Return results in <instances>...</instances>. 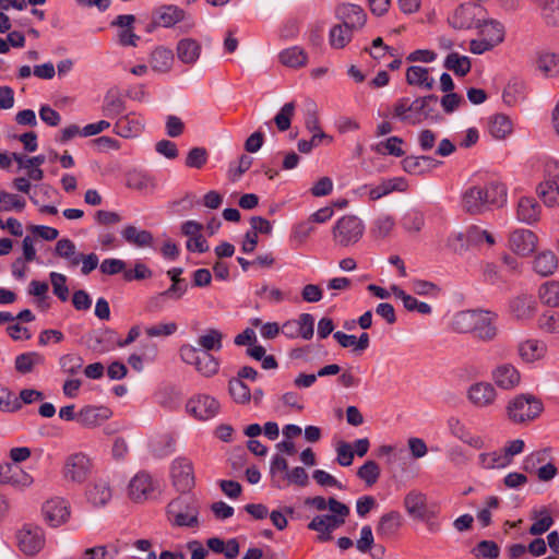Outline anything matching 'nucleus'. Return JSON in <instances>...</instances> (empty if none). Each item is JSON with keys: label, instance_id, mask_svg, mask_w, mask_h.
I'll use <instances>...</instances> for the list:
<instances>
[{"label": "nucleus", "instance_id": "c85d7f7f", "mask_svg": "<svg viewBox=\"0 0 559 559\" xmlns=\"http://www.w3.org/2000/svg\"><path fill=\"white\" fill-rule=\"evenodd\" d=\"M475 27L479 28L480 35L487 39L492 46H497L504 39V27L503 25L495 20L477 21Z\"/></svg>", "mask_w": 559, "mask_h": 559}, {"label": "nucleus", "instance_id": "423d86ee", "mask_svg": "<svg viewBox=\"0 0 559 559\" xmlns=\"http://www.w3.org/2000/svg\"><path fill=\"white\" fill-rule=\"evenodd\" d=\"M168 520L173 525L179 527H198L199 509L183 498L170 501L167 506Z\"/></svg>", "mask_w": 559, "mask_h": 559}, {"label": "nucleus", "instance_id": "3c124183", "mask_svg": "<svg viewBox=\"0 0 559 559\" xmlns=\"http://www.w3.org/2000/svg\"><path fill=\"white\" fill-rule=\"evenodd\" d=\"M194 367L203 377L211 378L218 372L219 361L211 353L202 352Z\"/></svg>", "mask_w": 559, "mask_h": 559}, {"label": "nucleus", "instance_id": "cd10ccee", "mask_svg": "<svg viewBox=\"0 0 559 559\" xmlns=\"http://www.w3.org/2000/svg\"><path fill=\"white\" fill-rule=\"evenodd\" d=\"M558 265V258L551 250L539 252L533 261V269L540 276L552 275L557 271Z\"/></svg>", "mask_w": 559, "mask_h": 559}, {"label": "nucleus", "instance_id": "473e14b6", "mask_svg": "<svg viewBox=\"0 0 559 559\" xmlns=\"http://www.w3.org/2000/svg\"><path fill=\"white\" fill-rule=\"evenodd\" d=\"M407 189V182L402 177L383 180L379 186L369 190V198L372 201L390 194L393 191L403 192Z\"/></svg>", "mask_w": 559, "mask_h": 559}, {"label": "nucleus", "instance_id": "39448f33", "mask_svg": "<svg viewBox=\"0 0 559 559\" xmlns=\"http://www.w3.org/2000/svg\"><path fill=\"white\" fill-rule=\"evenodd\" d=\"M537 193L545 205H559V162L549 160L545 165L544 180L537 187Z\"/></svg>", "mask_w": 559, "mask_h": 559}, {"label": "nucleus", "instance_id": "603ef678", "mask_svg": "<svg viewBox=\"0 0 559 559\" xmlns=\"http://www.w3.org/2000/svg\"><path fill=\"white\" fill-rule=\"evenodd\" d=\"M401 225L407 233L418 234L425 225V215L421 211L412 209L404 214Z\"/></svg>", "mask_w": 559, "mask_h": 559}, {"label": "nucleus", "instance_id": "58836bf2", "mask_svg": "<svg viewBox=\"0 0 559 559\" xmlns=\"http://www.w3.org/2000/svg\"><path fill=\"white\" fill-rule=\"evenodd\" d=\"M488 131L495 139L503 140L512 132V122L508 116L496 114L488 118Z\"/></svg>", "mask_w": 559, "mask_h": 559}, {"label": "nucleus", "instance_id": "a211bd4d", "mask_svg": "<svg viewBox=\"0 0 559 559\" xmlns=\"http://www.w3.org/2000/svg\"><path fill=\"white\" fill-rule=\"evenodd\" d=\"M447 427L449 432L460 441L468 444L474 449H483L485 447V442L481 437L474 436L466 427V425L455 416H451L447 420Z\"/></svg>", "mask_w": 559, "mask_h": 559}, {"label": "nucleus", "instance_id": "f3484780", "mask_svg": "<svg viewBox=\"0 0 559 559\" xmlns=\"http://www.w3.org/2000/svg\"><path fill=\"white\" fill-rule=\"evenodd\" d=\"M537 246V236L528 229H516L509 237L510 249L519 255H528Z\"/></svg>", "mask_w": 559, "mask_h": 559}, {"label": "nucleus", "instance_id": "6e6d98bb", "mask_svg": "<svg viewBox=\"0 0 559 559\" xmlns=\"http://www.w3.org/2000/svg\"><path fill=\"white\" fill-rule=\"evenodd\" d=\"M534 519H536V521L531 525L528 530L531 535H542L546 533L554 524V520L547 508L535 511Z\"/></svg>", "mask_w": 559, "mask_h": 559}, {"label": "nucleus", "instance_id": "aec40b11", "mask_svg": "<svg viewBox=\"0 0 559 559\" xmlns=\"http://www.w3.org/2000/svg\"><path fill=\"white\" fill-rule=\"evenodd\" d=\"M126 186L141 194L147 195L155 191L157 181L151 174L134 169L126 174Z\"/></svg>", "mask_w": 559, "mask_h": 559}, {"label": "nucleus", "instance_id": "5701e85b", "mask_svg": "<svg viewBox=\"0 0 559 559\" xmlns=\"http://www.w3.org/2000/svg\"><path fill=\"white\" fill-rule=\"evenodd\" d=\"M547 345L539 340H525L518 344V354L524 362H534L545 357Z\"/></svg>", "mask_w": 559, "mask_h": 559}, {"label": "nucleus", "instance_id": "69168bd1", "mask_svg": "<svg viewBox=\"0 0 559 559\" xmlns=\"http://www.w3.org/2000/svg\"><path fill=\"white\" fill-rule=\"evenodd\" d=\"M357 476L368 486H372L380 477V467L374 461L369 460L358 468Z\"/></svg>", "mask_w": 559, "mask_h": 559}, {"label": "nucleus", "instance_id": "7ed1b4c3", "mask_svg": "<svg viewBox=\"0 0 559 559\" xmlns=\"http://www.w3.org/2000/svg\"><path fill=\"white\" fill-rule=\"evenodd\" d=\"M365 233L364 222L355 215H344L335 223L332 235L333 240L341 247L357 243Z\"/></svg>", "mask_w": 559, "mask_h": 559}, {"label": "nucleus", "instance_id": "f03ea898", "mask_svg": "<svg viewBox=\"0 0 559 559\" xmlns=\"http://www.w3.org/2000/svg\"><path fill=\"white\" fill-rule=\"evenodd\" d=\"M543 409V402L528 393L518 394L508 402L506 407L508 419L520 425L533 421L539 417Z\"/></svg>", "mask_w": 559, "mask_h": 559}, {"label": "nucleus", "instance_id": "ea45409f", "mask_svg": "<svg viewBox=\"0 0 559 559\" xmlns=\"http://www.w3.org/2000/svg\"><path fill=\"white\" fill-rule=\"evenodd\" d=\"M510 309L518 319H530L536 311V302L531 296H519L510 302Z\"/></svg>", "mask_w": 559, "mask_h": 559}, {"label": "nucleus", "instance_id": "72a5a7b5", "mask_svg": "<svg viewBox=\"0 0 559 559\" xmlns=\"http://www.w3.org/2000/svg\"><path fill=\"white\" fill-rule=\"evenodd\" d=\"M441 164L430 156H407L402 160L403 169L413 175L424 174L426 170Z\"/></svg>", "mask_w": 559, "mask_h": 559}, {"label": "nucleus", "instance_id": "37998d69", "mask_svg": "<svg viewBox=\"0 0 559 559\" xmlns=\"http://www.w3.org/2000/svg\"><path fill=\"white\" fill-rule=\"evenodd\" d=\"M122 238L136 247H148L153 242V235L148 230H140L132 225L126 226L121 231Z\"/></svg>", "mask_w": 559, "mask_h": 559}, {"label": "nucleus", "instance_id": "a878e982", "mask_svg": "<svg viewBox=\"0 0 559 559\" xmlns=\"http://www.w3.org/2000/svg\"><path fill=\"white\" fill-rule=\"evenodd\" d=\"M153 490L152 477L144 472L138 473L129 484V495L135 501L146 499Z\"/></svg>", "mask_w": 559, "mask_h": 559}, {"label": "nucleus", "instance_id": "20e7f679", "mask_svg": "<svg viewBox=\"0 0 559 559\" xmlns=\"http://www.w3.org/2000/svg\"><path fill=\"white\" fill-rule=\"evenodd\" d=\"M93 460L84 452L69 454L63 462L62 477L73 484L85 483L93 473Z\"/></svg>", "mask_w": 559, "mask_h": 559}, {"label": "nucleus", "instance_id": "2f4dec72", "mask_svg": "<svg viewBox=\"0 0 559 559\" xmlns=\"http://www.w3.org/2000/svg\"><path fill=\"white\" fill-rule=\"evenodd\" d=\"M477 313L478 309L462 310L454 313L450 321L451 331L459 334H471Z\"/></svg>", "mask_w": 559, "mask_h": 559}, {"label": "nucleus", "instance_id": "9d476101", "mask_svg": "<svg viewBox=\"0 0 559 559\" xmlns=\"http://www.w3.org/2000/svg\"><path fill=\"white\" fill-rule=\"evenodd\" d=\"M468 402L477 408H488L497 400V390L487 381H478L469 385L466 393Z\"/></svg>", "mask_w": 559, "mask_h": 559}, {"label": "nucleus", "instance_id": "4d7b16f0", "mask_svg": "<svg viewBox=\"0 0 559 559\" xmlns=\"http://www.w3.org/2000/svg\"><path fill=\"white\" fill-rule=\"evenodd\" d=\"M394 226H395V221H394L393 216L388 215V214L379 215L373 222V227L371 228V235L377 239H384L390 236Z\"/></svg>", "mask_w": 559, "mask_h": 559}, {"label": "nucleus", "instance_id": "864d4df0", "mask_svg": "<svg viewBox=\"0 0 559 559\" xmlns=\"http://www.w3.org/2000/svg\"><path fill=\"white\" fill-rule=\"evenodd\" d=\"M542 302L549 307L559 306V282L547 281L540 285L538 290Z\"/></svg>", "mask_w": 559, "mask_h": 559}, {"label": "nucleus", "instance_id": "0e129e2a", "mask_svg": "<svg viewBox=\"0 0 559 559\" xmlns=\"http://www.w3.org/2000/svg\"><path fill=\"white\" fill-rule=\"evenodd\" d=\"M411 289L414 294L426 297H438L441 293V288L437 284L419 278L411 282Z\"/></svg>", "mask_w": 559, "mask_h": 559}, {"label": "nucleus", "instance_id": "9b49d317", "mask_svg": "<svg viewBox=\"0 0 559 559\" xmlns=\"http://www.w3.org/2000/svg\"><path fill=\"white\" fill-rule=\"evenodd\" d=\"M171 478L174 486L179 491H188L194 486V473L192 462L187 457H178L171 465Z\"/></svg>", "mask_w": 559, "mask_h": 559}, {"label": "nucleus", "instance_id": "7c9ffc66", "mask_svg": "<svg viewBox=\"0 0 559 559\" xmlns=\"http://www.w3.org/2000/svg\"><path fill=\"white\" fill-rule=\"evenodd\" d=\"M177 56L186 64H193L200 58L201 45L193 38H183L177 44Z\"/></svg>", "mask_w": 559, "mask_h": 559}, {"label": "nucleus", "instance_id": "ddd939ff", "mask_svg": "<svg viewBox=\"0 0 559 559\" xmlns=\"http://www.w3.org/2000/svg\"><path fill=\"white\" fill-rule=\"evenodd\" d=\"M112 411L104 405H87L79 411V424L86 429H95L112 417Z\"/></svg>", "mask_w": 559, "mask_h": 559}, {"label": "nucleus", "instance_id": "4c0bfd02", "mask_svg": "<svg viewBox=\"0 0 559 559\" xmlns=\"http://www.w3.org/2000/svg\"><path fill=\"white\" fill-rule=\"evenodd\" d=\"M402 526V516L397 511L383 514L377 526V534L381 537H391Z\"/></svg>", "mask_w": 559, "mask_h": 559}, {"label": "nucleus", "instance_id": "052dcab7", "mask_svg": "<svg viewBox=\"0 0 559 559\" xmlns=\"http://www.w3.org/2000/svg\"><path fill=\"white\" fill-rule=\"evenodd\" d=\"M183 269L181 267H173L167 271V275L171 281V285L167 289H169V293L171 292L180 298L187 293L189 286L187 280L181 277Z\"/></svg>", "mask_w": 559, "mask_h": 559}, {"label": "nucleus", "instance_id": "49530a36", "mask_svg": "<svg viewBox=\"0 0 559 559\" xmlns=\"http://www.w3.org/2000/svg\"><path fill=\"white\" fill-rule=\"evenodd\" d=\"M44 399L43 392L35 389H23L19 397H15L12 403L5 404V409L8 413H15L22 409L24 404H32L36 401H41Z\"/></svg>", "mask_w": 559, "mask_h": 559}, {"label": "nucleus", "instance_id": "4468645a", "mask_svg": "<svg viewBox=\"0 0 559 559\" xmlns=\"http://www.w3.org/2000/svg\"><path fill=\"white\" fill-rule=\"evenodd\" d=\"M19 547L26 555L37 554L45 544L44 532L38 526L25 525L17 535Z\"/></svg>", "mask_w": 559, "mask_h": 559}, {"label": "nucleus", "instance_id": "f704fd0d", "mask_svg": "<svg viewBox=\"0 0 559 559\" xmlns=\"http://www.w3.org/2000/svg\"><path fill=\"white\" fill-rule=\"evenodd\" d=\"M186 19V12L177 5H163L156 11L155 21L163 27H171Z\"/></svg>", "mask_w": 559, "mask_h": 559}, {"label": "nucleus", "instance_id": "680f3d73", "mask_svg": "<svg viewBox=\"0 0 559 559\" xmlns=\"http://www.w3.org/2000/svg\"><path fill=\"white\" fill-rule=\"evenodd\" d=\"M472 554L476 558L497 559L500 555V548L493 540H481L472 549Z\"/></svg>", "mask_w": 559, "mask_h": 559}, {"label": "nucleus", "instance_id": "13d9d810", "mask_svg": "<svg viewBox=\"0 0 559 559\" xmlns=\"http://www.w3.org/2000/svg\"><path fill=\"white\" fill-rule=\"evenodd\" d=\"M228 391L236 403L246 404L251 400L250 389L243 383V381H240V379H230L228 383Z\"/></svg>", "mask_w": 559, "mask_h": 559}, {"label": "nucleus", "instance_id": "f8f14e48", "mask_svg": "<svg viewBox=\"0 0 559 559\" xmlns=\"http://www.w3.org/2000/svg\"><path fill=\"white\" fill-rule=\"evenodd\" d=\"M393 116L402 122L408 124H418L423 122L421 107L419 97L411 102L408 97L399 98L393 107Z\"/></svg>", "mask_w": 559, "mask_h": 559}, {"label": "nucleus", "instance_id": "1a4fd4ad", "mask_svg": "<svg viewBox=\"0 0 559 559\" xmlns=\"http://www.w3.org/2000/svg\"><path fill=\"white\" fill-rule=\"evenodd\" d=\"M186 409L197 419L207 420L217 415L219 403L213 396L199 394L187 402Z\"/></svg>", "mask_w": 559, "mask_h": 559}, {"label": "nucleus", "instance_id": "c756f323", "mask_svg": "<svg viewBox=\"0 0 559 559\" xmlns=\"http://www.w3.org/2000/svg\"><path fill=\"white\" fill-rule=\"evenodd\" d=\"M393 295L399 298L404 308L409 312H418L421 314H430L432 312V308L430 305L424 301H419L415 297L409 294H406L402 288L396 285L391 287Z\"/></svg>", "mask_w": 559, "mask_h": 559}, {"label": "nucleus", "instance_id": "5fc2aeb1", "mask_svg": "<svg viewBox=\"0 0 559 559\" xmlns=\"http://www.w3.org/2000/svg\"><path fill=\"white\" fill-rule=\"evenodd\" d=\"M479 466L485 469L503 468L509 466L508 459L502 451H491L480 453L478 456Z\"/></svg>", "mask_w": 559, "mask_h": 559}, {"label": "nucleus", "instance_id": "e2e57ef3", "mask_svg": "<svg viewBox=\"0 0 559 559\" xmlns=\"http://www.w3.org/2000/svg\"><path fill=\"white\" fill-rule=\"evenodd\" d=\"M25 204V200L22 197L0 190V211L9 212L15 210L21 212Z\"/></svg>", "mask_w": 559, "mask_h": 559}, {"label": "nucleus", "instance_id": "338daca9", "mask_svg": "<svg viewBox=\"0 0 559 559\" xmlns=\"http://www.w3.org/2000/svg\"><path fill=\"white\" fill-rule=\"evenodd\" d=\"M126 110V102L117 95L108 94L105 98L103 112L108 118H114Z\"/></svg>", "mask_w": 559, "mask_h": 559}, {"label": "nucleus", "instance_id": "412c9836", "mask_svg": "<svg viewBox=\"0 0 559 559\" xmlns=\"http://www.w3.org/2000/svg\"><path fill=\"white\" fill-rule=\"evenodd\" d=\"M144 129V119L135 114H128L120 117L114 127V132L126 139L135 138Z\"/></svg>", "mask_w": 559, "mask_h": 559}, {"label": "nucleus", "instance_id": "a18cd8bd", "mask_svg": "<svg viewBox=\"0 0 559 559\" xmlns=\"http://www.w3.org/2000/svg\"><path fill=\"white\" fill-rule=\"evenodd\" d=\"M174 60V55L170 49L165 47H157L151 53V67L157 72L169 71Z\"/></svg>", "mask_w": 559, "mask_h": 559}, {"label": "nucleus", "instance_id": "2eb2a0df", "mask_svg": "<svg viewBox=\"0 0 559 559\" xmlns=\"http://www.w3.org/2000/svg\"><path fill=\"white\" fill-rule=\"evenodd\" d=\"M0 484L10 485L14 488H26L33 484L32 476L13 463L0 465Z\"/></svg>", "mask_w": 559, "mask_h": 559}, {"label": "nucleus", "instance_id": "c9c22d12", "mask_svg": "<svg viewBox=\"0 0 559 559\" xmlns=\"http://www.w3.org/2000/svg\"><path fill=\"white\" fill-rule=\"evenodd\" d=\"M223 338L224 334L222 331L209 328L198 337L197 344L203 352H219L223 347Z\"/></svg>", "mask_w": 559, "mask_h": 559}, {"label": "nucleus", "instance_id": "bf43d9fd", "mask_svg": "<svg viewBox=\"0 0 559 559\" xmlns=\"http://www.w3.org/2000/svg\"><path fill=\"white\" fill-rule=\"evenodd\" d=\"M438 97L433 94L419 97V105L421 107L423 121L430 120L438 122L441 119L440 114L436 109Z\"/></svg>", "mask_w": 559, "mask_h": 559}, {"label": "nucleus", "instance_id": "8fccbe9b", "mask_svg": "<svg viewBox=\"0 0 559 559\" xmlns=\"http://www.w3.org/2000/svg\"><path fill=\"white\" fill-rule=\"evenodd\" d=\"M471 67L469 58L460 56L457 52L449 53L444 60V68L460 76H465L471 71Z\"/></svg>", "mask_w": 559, "mask_h": 559}, {"label": "nucleus", "instance_id": "4be33fe9", "mask_svg": "<svg viewBox=\"0 0 559 559\" xmlns=\"http://www.w3.org/2000/svg\"><path fill=\"white\" fill-rule=\"evenodd\" d=\"M542 206L532 197H523L516 206V218L527 225L537 223L540 219Z\"/></svg>", "mask_w": 559, "mask_h": 559}, {"label": "nucleus", "instance_id": "393cba45", "mask_svg": "<svg viewBox=\"0 0 559 559\" xmlns=\"http://www.w3.org/2000/svg\"><path fill=\"white\" fill-rule=\"evenodd\" d=\"M406 83L420 90L431 91L435 86V79L430 75L429 69L420 66H411L405 73Z\"/></svg>", "mask_w": 559, "mask_h": 559}, {"label": "nucleus", "instance_id": "e433bc0d", "mask_svg": "<svg viewBox=\"0 0 559 559\" xmlns=\"http://www.w3.org/2000/svg\"><path fill=\"white\" fill-rule=\"evenodd\" d=\"M45 357L37 352H28L20 354L15 357L14 367L21 374L33 372L35 367L43 366Z\"/></svg>", "mask_w": 559, "mask_h": 559}, {"label": "nucleus", "instance_id": "c03bdc74", "mask_svg": "<svg viewBox=\"0 0 559 559\" xmlns=\"http://www.w3.org/2000/svg\"><path fill=\"white\" fill-rule=\"evenodd\" d=\"M355 28L344 24H336L330 29L329 43L332 48L342 49L344 48L353 37Z\"/></svg>", "mask_w": 559, "mask_h": 559}, {"label": "nucleus", "instance_id": "de8ad7c7", "mask_svg": "<svg viewBox=\"0 0 559 559\" xmlns=\"http://www.w3.org/2000/svg\"><path fill=\"white\" fill-rule=\"evenodd\" d=\"M181 299L174 293H169V289L157 293L151 296L145 304V311L148 313H155L164 310L167 307L169 300L177 301Z\"/></svg>", "mask_w": 559, "mask_h": 559}, {"label": "nucleus", "instance_id": "79ce46f5", "mask_svg": "<svg viewBox=\"0 0 559 559\" xmlns=\"http://www.w3.org/2000/svg\"><path fill=\"white\" fill-rule=\"evenodd\" d=\"M55 252L58 257L68 261L72 267L81 263V253L76 252L75 243L69 238L59 239L56 243Z\"/></svg>", "mask_w": 559, "mask_h": 559}, {"label": "nucleus", "instance_id": "6e6552de", "mask_svg": "<svg viewBox=\"0 0 559 559\" xmlns=\"http://www.w3.org/2000/svg\"><path fill=\"white\" fill-rule=\"evenodd\" d=\"M41 513L49 526L59 527L70 519V503L60 497L51 498L44 502Z\"/></svg>", "mask_w": 559, "mask_h": 559}, {"label": "nucleus", "instance_id": "0eeeda50", "mask_svg": "<svg viewBox=\"0 0 559 559\" xmlns=\"http://www.w3.org/2000/svg\"><path fill=\"white\" fill-rule=\"evenodd\" d=\"M498 314L492 311L478 309L471 334L483 343L493 342L499 335Z\"/></svg>", "mask_w": 559, "mask_h": 559}, {"label": "nucleus", "instance_id": "bb28decb", "mask_svg": "<svg viewBox=\"0 0 559 559\" xmlns=\"http://www.w3.org/2000/svg\"><path fill=\"white\" fill-rule=\"evenodd\" d=\"M112 497L109 484L105 480H97L86 490V498L94 507L99 508L106 506Z\"/></svg>", "mask_w": 559, "mask_h": 559}, {"label": "nucleus", "instance_id": "a19ab883", "mask_svg": "<svg viewBox=\"0 0 559 559\" xmlns=\"http://www.w3.org/2000/svg\"><path fill=\"white\" fill-rule=\"evenodd\" d=\"M278 58L282 64L289 68L305 67L308 61L307 52L298 46L282 50Z\"/></svg>", "mask_w": 559, "mask_h": 559}, {"label": "nucleus", "instance_id": "f257e3e1", "mask_svg": "<svg viewBox=\"0 0 559 559\" xmlns=\"http://www.w3.org/2000/svg\"><path fill=\"white\" fill-rule=\"evenodd\" d=\"M507 189L499 182L484 186H471L462 194V209L468 214H481L492 205L500 206L506 202Z\"/></svg>", "mask_w": 559, "mask_h": 559}, {"label": "nucleus", "instance_id": "dca6fc26", "mask_svg": "<svg viewBox=\"0 0 559 559\" xmlns=\"http://www.w3.org/2000/svg\"><path fill=\"white\" fill-rule=\"evenodd\" d=\"M495 384L502 390H513L521 382V374L516 367L510 362L496 366L491 371Z\"/></svg>", "mask_w": 559, "mask_h": 559}, {"label": "nucleus", "instance_id": "774afa93", "mask_svg": "<svg viewBox=\"0 0 559 559\" xmlns=\"http://www.w3.org/2000/svg\"><path fill=\"white\" fill-rule=\"evenodd\" d=\"M543 16L549 25L559 24V0H540Z\"/></svg>", "mask_w": 559, "mask_h": 559}, {"label": "nucleus", "instance_id": "09e8293b", "mask_svg": "<svg viewBox=\"0 0 559 559\" xmlns=\"http://www.w3.org/2000/svg\"><path fill=\"white\" fill-rule=\"evenodd\" d=\"M537 68L546 76L559 75V55L555 52H540L537 58Z\"/></svg>", "mask_w": 559, "mask_h": 559}, {"label": "nucleus", "instance_id": "6ab92c4d", "mask_svg": "<svg viewBox=\"0 0 559 559\" xmlns=\"http://www.w3.org/2000/svg\"><path fill=\"white\" fill-rule=\"evenodd\" d=\"M335 14L341 21V24L350 26L355 29H360L367 20L362 8L352 3L340 4L335 10Z\"/></svg>", "mask_w": 559, "mask_h": 559}, {"label": "nucleus", "instance_id": "b1692460", "mask_svg": "<svg viewBox=\"0 0 559 559\" xmlns=\"http://www.w3.org/2000/svg\"><path fill=\"white\" fill-rule=\"evenodd\" d=\"M404 508L408 515L415 520L426 519L431 510L427 507V498L420 491L412 490L404 498Z\"/></svg>", "mask_w": 559, "mask_h": 559}]
</instances>
